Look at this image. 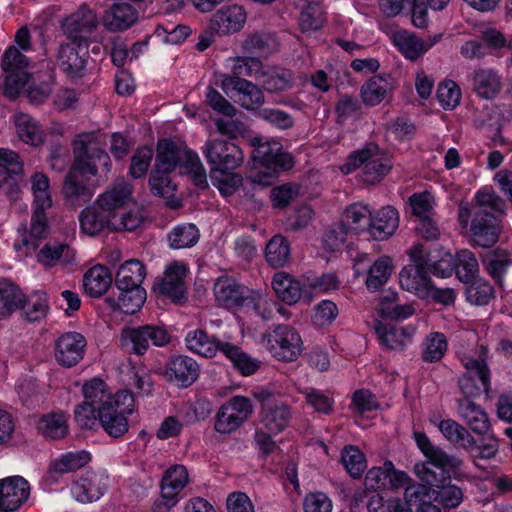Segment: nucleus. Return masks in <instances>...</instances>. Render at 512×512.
I'll return each instance as SVG.
<instances>
[{
    "label": "nucleus",
    "instance_id": "obj_62",
    "mask_svg": "<svg viewBox=\"0 0 512 512\" xmlns=\"http://www.w3.org/2000/svg\"><path fill=\"white\" fill-rule=\"evenodd\" d=\"M341 460L347 472L353 478H360L367 468L365 455L356 446L343 449Z\"/></svg>",
    "mask_w": 512,
    "mask_h": 512
},
{
    "label": "nucleus",
    "instance_id": "obj_37",
    "mask_svg": "<svg viewBox=\"0 0 512 512\" xmlns=\"http://www.w3.org/2000/svg\"><path fill=\"white\" fill-rule=\"evenodd\" d=\"M14 125L17 136L27 145L37 147L44 142V131L37 120L25 113H17L14 116Z\"/></svg>",
    "mask_w": 512,
    "mask_h": 512
},
{
    "label": "nucleus",
    "instance_id": "obj_42",
    "mask_svg": "<svg viewBox=\"0 0 512 512\" xmlns=\"http://www.w3.org/2000/svg\"><path fill=\"white\" fill-rule=\"evenodd\" d=\"M372 215L368 206L361 203H354L345 209L340 223H342L349 232L358 234L366 230L369 231Z\"/></svg>",
    "mask_w": 512,
    "mask_h": 512
},
{
    "label": "nucleus",
    "instance_id": "obj_3",
    "mask_svg": "<svg viewBox=\"0 0 512 512\" xmlns=\"http://www.w3.org/2000/svg\"><path fill=\"white\" fill-rule=\"evenodd\" d=\"M476 204L472 207L468 203L459 206L458 220L466 228L472 216L471 235L475 245L483 248L492 247L497 243L501 226L497 218L488 211V208L503 213L505 202L495 193L480 191L475 197Z\"/></svg>",
    "mask_w": 512,
    "mask_h": 512
},
{
    "label": "nucleus",
    "instance_id": "obj_2",
    "mask_svg": "<svg viewBox=\"0 0 512 512\" xmlns=\"http://www.w3.org/2000/svg\"><path fill=\"white\" fill-rule=\"evenodd\" d=\"M414 440L430 464L441 470L440 475L423 464L422 479L429 485L437 488L436 499L447 508L457 507L463 500V491L451 483L445 484L450 474H456L463 466L464 461L457 455L448 454L441 447L434 445L423 432H414Z\"/></svg>",
    "mask_w": 512,
    "mask_h": 512
},
{
    "label": "nucleus",
    "instance_id": "obj_36",
    "mask_svg": "<svg viewBox=\"0 0 512 512\" xmlns=\"http://www.w3.org/2000/svg\"><path fill=\"white\" fill-rule=\"evenodd\" d=\"M112 284V275L103 265H95L83 276L84 291L93 298L105 294Z\"/></svg>",
    "mask_w": 512,
    "mask_h": 512
},
{
    "label": "nucleus",
    "instance_id": "obj_27",
    "mask_svg": "<svg viewBox=\"0 0 512 512\" xmlns=\"http://www.w3.org/2000/svg\"><path fill=\"white\" fill-rule=\"evenodd\" d=\"M249 290L229 277H220L214 284L216 300L228 309L241 308Z\"/></svg>",
    "mask_w": 512,
    "mask_h": 512
},
{
    "label": "nucleus",
    "instance_id": "obj_9",
    "mask_svg": "<svg viewBox=\"0 0 512 512\" xmlns=\"http://www.w3.org/2000/svg\"><path fill=\"white\" fill-rule=\"evenodd\" d=\"M202 152L210 165V172L232 171L244 162L241 148L232 141L216 138L209 139Z\"/></svg>",
    "mask_w": 512,
    "mask_h": 512
},
{
    "label": "nucleus",
    "instance_id": "obj_59",
    "mask_svg": "<svg viewBox=\"0 0 512 512\" xmlns=\"http://www.w3.org/2000/svg\"><path fill=\"white\" fill-rule=\"evenodd\" d=\"M90 459V454L83 450L68 452L52 463V469L59 474L74 472L84 467Z\"/></svg>",
    "mask_w": 512,
    "mask_h": 512
},
{
    "label": "nucleus",
    "instance_id": "obj_55",
    "mask_svg": "<svg viewBox=\"0 0 512 512\" xmlns=\"http://www.w3.org/2000/svg\"><path fill=\"white\" fill-rule=\"evenodd\" d=\"M375 331L382 346L391 350H401L405 346L406 331L393 324L377 322Z\"/></svg>",
    "mask_w": 512,
    "mask_h": 512
},
{
    "label": "nucleus",
    "instance_id": "obj_45",
    "mask_svg": "<svg viewBox=\"0 0 512 512\" xmlns=\"http://www.w3.org/2000/svg\"><path fill=\"white\" fill-rule=\"evenodd\" d=\"M272 287L277 296L288 305L295 304L301 298L300 283L285 272H278L274 275Z\"/></svg>",
    "mask_w": 512,
    "mask_h": 512
},
{
    "label": "nucleus",
    "instance_id": "obj_57",
    "mask_svg": "<svg viewBox=\"0 0 512 512\" xmlns=\"http://www.w3.org/2000/svg\"><path fill=\"white\" fill-rule=\"evenodd\" d=\"M263 71V63L257 57H238L234 60V64L231 69V73L223 74L222 78H234L244 79V77H255L258 80V76Z\"/></svg>",
    "mask_w": 512,
    "mask_h": 512
},
{
    "label": "nucleus",
    "instance_id": "obj_33",
    "mask_svg": "<svg viewBox=\"0 0 512 512\" xmlns=\"http://www.w3.org/2000/svg\"><path fill=\"white\" fill-rule=\"evenodd\" d=\"M131 412L132 408L128 405L124 408L113 406L99 414V424L110 437L119 438L128 432L129 424L125 413Z\"/></svg>",
    "mask_w": 512,
    "mask_h": 512
},
{
    "label": "nucleus",
    "instance_id": "obj_10",
    "mask_svg": "<svg viewBox=\"0 0 512 512\" xmlns=\"http://www.w3.org/2000/svg\"><path fill=\"white\" fill-rule=\"evenodd\" d=\"M252 413L253 405L249 398L233 396L217 412L215 429L221 434H229L246 422Z\"/></svg>",
    "mask_w": 512,
    "mask_h": 512
},
{
    "label": "nucleus",
    "instance_id": "obj_64",
    "mask_svg": "<svg viewBox=\"0 0 512 512\" xmlns=\"http://www.w3.org/2000/svg\"><path fill=\"white\" fill-rule=\"evenodd\" d=\"M275 38L270 34L254 33L247 37L243 48L247 53L268 55L276 49Z\"/></svg>",
    "mask_w": 512,
    "mask_h": 512
},
{
    "label": "nucleus",
    "instance_id": "obj_41",
    "mask_svg": "<svg viewBox=\"0 0 512 512\" xmlns=\"http://www.w3.org/2000/svg\"><path fill=\"white\" fill-rule=\"evenodd\" d=\"M74 260L69 245L59 242L46 243L38 253V261L45 267L66 266Z\"/></svg>",
    "mask_w": 512,
    "mask_h": 512
},
{
    "label": "nucleus",
    "instance_id": "obj_14",
    "mask_svg": "<svg viewBox=\"0 0 512 512\" xmlns=\"http://www.w3.org/2000/svg\"><path fill=\"white\" fill-rule=\"evenodd\" d=\"M99 20L95 11L86 4L65 18L62 23L64 34L74 43L87 44L88 37L96 31Z\"/></svg>",
    "mask_w": 512,
    "mask_h": 512
},
{
    "label": "nucleus",
    "instance_id": "obj_17",
    "mask_svg": "<svg viewBox=\"0 0 512 512\" xmlns=\"http://www.w3.org/2000/svg\"><path fill=\"white\" fill-rule=\"evenodd\" d=\"M186 272L185 265L171 264L166 268L164 276L154 283L153 291L170 298L174 303L184 302L187 299L184 283Z\"/></svg>",
    "mask_w": 512,
    "mask_h": 512
},
{
    "label": "nucleus",
    "instance_id": "obj_34",
    "mask_svg": "<svg viewBox=\"0 0 512 512\" xmlns=\"http://www.w3.org/2000/svg\"><path fill=\"white\" fill-rule=\"evenodd\" d=\"M392 88L393 77L390 74L376 75L362 85L361 97L366 105L375 106L385 99Z\"/></svg>",
    "mask_w": 512,
    "mask_h": 512
},
{
    "label": "nucleus",
    "instance_id": "obj_6",
    "mask_svg": "<svg viewBox=\"0 0 512 512\" xmlns=\"http://www.w3.org/2000/svg\"><path fill=\"white\" fill-rule=\"evenodd\" d=\"M252 145L254 149L251 158L254 164L267 170V172L260 171L254 177L255 182L270 185L276 179L278 171L293 167V157L282 150V145L279 142H263L260 138H254Z\"/></svg>",
    "mask_w": 512,
    "mask_h": 512
},
{
    "label": "nucleus",
    "instance_id": "obj_58",
    "mask_svg": "<svg viewBox=\"0 0 512 512\" xmlns=\"http://www.w3.org/2000/svg\"><path fill=\"white\" fill-rule=\"evenodd\" d=\"M224 355L243 375H251L259 368V362L244 353L240 347L228 343L224 345Z\"/></svg>",
    "mask_w": 512,
    "mask_h": 512
},
{
    "label": "nucleus",
    "instance_id": "obj_30",
    "mask_svg": "<svg viewBox=\"0 0 512 512\" xmlns=\"http://www.w3.org/2000/svg\"><path fill=\"white\" fill-rule=\"evenodd\" d=\"M187 348L202 357L212 358L217 352L224 354V345L228 342H223L215 336H210L205 330L197 329L189 332L185 338Z\"/></svg>",
    "mask_w": 512,
    "mask_h": 512
},
{
    "label": "nucleus",
    "instance_id": "obj_48",
    "mask_svg": "<svg viewBox=\"0 0 512 512\" xmlns=\"http://www.w3.org/2000/svg\"><path fill=\"white\" fill-rule=\"evenodd\" d=\"M24 174V163L19 154L7 149L0 148V177L2 182L10 178L15 184L21 181Z\"/></svg>",
    "mask_w": 512,
    "mask_h": 512
},
{
    "label": "nucleus",
    "instance_id": "obj_35",
    "mask_svg": "<svg viewBox=\"0 0 512 512\" xmlns=\"http://www.w3.org/2000/svg\"><path fill=\"white\" fill-rule=\"evenodd\" d=\"M118 296H109L106 302L114 309H119L125 314H134L139 311L146 300L144 288L117 289Z\"/></svg>",
    "mask_w": 512,
    "mask_h": 512
},
{
    "label": "nucleus",
    "instance_id": "obj_24",
    "mask_svg": "<svg viewBox=\"0 0 512 512\" xmlns=\"http://www.w3.org/2000/svg\"><path fill=\"white\" fill-rule=\"evenodd\" d=\"M473 399V397L457 398V413L471 431L478 435H485L490 429V421L485 410Z\"/></svg>",
    "mask_w": 512,
    "mask_h": 512
},
{
    "label": "nucleus",
    "instance_id": "obj_47",
    "mask_svg": "<svg viewBox=\"0 0 512 512\" xmlns=\"http://www.w3.org/2000/svg\"><path fill=\"white\" fill-rule=\"evenodd\" d=\"M393 262L389 256L379 257L369 268L365 281L369 291L380 290L392 274Z\"/></svg>",
    "mask_w": 512,
    "mask_h": 512
},
{
    "label": "nucleus",
    "instance_id": "obj_43",
    "mask_svg": "<svg viewBox=\"0 0 512 512\" xmlns=\"http://www.w3.org/2000/svg\"><path fill=\"white\" fill-rule=\"evenodd\" d=\"M258 81L269 93H278L290 89L294 83V76L290 70L282 68H269L261 72Z\"/></svg>",
    "mask_w": 512,
    "mask_h": 512
},
{
    "label": "nucleus",
    "instance_id": "obj_28",
    "mask_svg": "<svg viewBox=\"0 0 512 512\" xmlns=\"http://www.w3.org/2000/svg\"><path fill=\"white\" fill-rule=\"evenodd\" d=\"M399 226V214L392 206L382 207L372 215L369 233L374 240L383 241L391 237Z\"/></svg>",
    "mask_w": 512,
    "mask_h": 512
},
{
    "label": "nucleus",
    "instance_id": "obj_16",
    "mask_svg": "<svg viewBox=\"0 0 512 512\" xmlns=\"http://www.w3.org/2000/svg\"><path fill=\"white\" fill-rule=\"evenodd\" d=\"M221 88L226 95L245 109H254L264 103L262 90L246 79L222 78Z\"/></svg>",
    "mask_w": 512,
    "mask_h": 512
},
{
    "label": "nucleus",
    "instance_id": "obj_7",
    "mask_svg": "<svg viewBox=\"0 0 512 512\" xmlns=\"http://www.w3.org/2000/svg\"><path fill=\"white\" fill-rule=\"evenodd\" d=\"M170 339V334L163 326L152 324L125 327L119 336L121 347L138 356L144 355L150 346L163 347L167 345Z\"/></svg>",
    "mask_w": 512,
    "mask_h": 512
},
{
    "label": "nucleus",
    "instance_id": "obj_5",
    "mask_svg": "<svg viewBox=\"0 0 512 512\" xmlns=\"http://www.w3.org/2000/svg\"><path fill=\"white\" fill-rule=\"evenodd\" d=\"M362 167L361 179L366 184L380 182L391 170L392 162L375 143H368L362 149L352 152L341 167L343 173Z\"/></svg>",
    "mask_w": 512,
    "mask_h": 512
},
{
    "label": "nucleus",
    "instance_id": "obj_1",
    "mask_svg": "<svg viewBox=\"0 0 512 512\" xmlns=\"http://www.w3.org/2000/svg\"><path fill=\"white\" fill-rule=\"evenodd\" d=\"M74 162L65 176L62 194L73 207L90 202L92 189L87 181L97 175V162L109 170L110 158L104 148V141L95 133H81L73 141Z\"/></svg>",
    "mask_w": 512,
    "mask_h": 512
},
{
    "label": "nucleus",
    "instance_id": "obj_44",
    "mask_svg": "<svg viewBox=\"0 0 512 512\" xmlns=\"http://www.w3.org/2000/svg\"><path fill=\"white\" fill-rule=\"evenodd\" d=\"M37 429L47 439H62L68 434L67 417L62 412L47 413L39 419Z\"/></svg>",
    "mask_w": 512,
    "mask_h": 512
},
{
    "label": "nucleus",
    "instance_id": "obj_40",
    "mask_svg": "<svg viewBox=\"0 0 512 512\" xmlns=\"http://www.w3.org/2000/svg\"><path fill=\"white\" fill-rule=\"evenodd\" d=\"M393 43L405 56V58L415 61L421 57L434 42L426 44L415 34L408 31H397L393 34Z\"/></svg>",
    "mask_w": 512,
    "mask_h": 512
},
{
    "label": "nucleus",
    "instance_id": "obj_39",
    "mask_svg": "<svg viewBox=\"0 0 512 512\" xmlns=\"http://www.w3.org/2000/svg\"><path fill=\"white\" fill-rule=\"evenodd\" d=\"M438 428L444 438L454 446L470 451L476 444L468 429L453 419L441 420Z\"/></svg>",
    "mask_w": 512,
    "mask_h": 512
},
{
    "label": "nucleus",
    "instance_id": "obj_61",
    "mask_svg": "<svg viewBox=\"0 0 512 512\" xmlns=\"http://www.w3.org/2000/svg\"><path fill=\"white\" fill-rule=\"evenodd\" d=\"M241 307L255 312L263 320L268 321L273 319L276 303L261 294L249 291Z\"/></svg>",
    "mask_w": 512,
    "mask_h": 512
},
{
    "label": "nucleus",
    "instance_id": "obj_54",
    "mask_svg": "<svg viewBox=\"0 0 512 512\" xmlns=\"http://www.w3.org/2000/svg\"><path fill=\"white\" fill-rule=\"evenodd\" d=\"M199 230L194 224L183 223L175 226L167 235L172 249H183L194 246L199 240Z\"/></svg>",
    "mask_w": 512,
    "mask_h": 512
},
{
    "label": "nucleus",
    "instance_id": "obj_50",
    "mask_svg": "<svg viewBox=\"0 0 512 512\" xmlns=\"http://www.w3.org/2000/svg\"><path fill=\"white\" fill-rule=\"evenodd\" d=\"M24 301V294L14 283L0 279V317H7L18 310Z\"/></svg>",
    "mask_w": 512,
    "mask_h": 512
},
{
    "label": "nucleus",
    "instance_id": "obj_20",
    "mask_svg": "<svg viewBox=\"0 0 512 512\" xmlns=\"http://www.w3.org/2000/svg\"><path fill=\"white\" fill-rule=\"evenodd\" d=\"M30 485L21 476H10L0 480V512H15L28 499Z\"/></svg>",
    "mask_w": 512,
    "mask_h": 512
},
{
    "label": "nucleus",
    "instance_id": "obj_52",
    "mask_svg": "<svg viewBox=\"0 0 512 512\" xmlns=\"http://www.w3.org/2000/svg\"><path fill=\"white\" fill-rule=\"evenodd\" d=\"M267 263L274 268L285 266L290 260V245L282 235L272 237L265 248Z\"/></svg>",
    "mask_w": 512,
    "mask_h": 512
},
{
    "label": "nucleus",
    "instance_id": "obj_13",
    "mask_svg": "<svg viewBox=\"0 0 512 512\" xmlns=\"http://www.w3.org/2000/svg\"><path fill=\"white\" fill-rule=\"evenodd\" d=\"M255 397L261 402V423L265 428L274 433L283 431L291 419L289 405L269 391H261Z\"/></svg>",
    "mask_w": 512,
    "mask_h": 512
},
{
    "label": "nucleus",
    "instance_id": "obj_21",
    "mask_svg": "<svg viewBox=\"0 0 512 512\" xmlns=\"http://www.w3.org/2000/svg\"><path fill=\"white\" fill-rule=\"evenodd\" d=\"M246 22V12L240 5H228L216 11L209 21V28L217 35L239 32Z\"/></svg>",
    "mask_w": 512,
    "mask_h": 512
},
{
    "label": "nucleus",
    "instance_id": "obj_60",
    "mask_svg": "<svg viewBox=\"0 0 512 512\" xmlns=\"http://www.w3.org/2000/svg\"><path fill=\"white\" fill-rule=\"evenodd\" d=\"M467 300L475 305H487L494 298V288L485 279L478 277L466 283Z\"/></svg>",
    "mask_w": 512,
    "mask_h": 512
},
{
    "label": "nucleus",
    "instance_id": "obj_23",
    "mask_svg": "<svg viewBox=\"0 0 512 512\" xmlns=\"http://www.w3.org/2000/svg\"><path fill=\"white\" fill-rule=\"evenodd\" d=\"M49 208L50 207L34 206L31 216L30 232L28 235L24 234L21 241L14 243L15 250H24V254L29 255L37 249L39 240L45 238L50 231L46 216V210Z\"/></svg>",
    "mask_w": 512,
    "mask_h": 512
},
{
    "label": "nucleus",
    "instance_id": "obj_46",
    "mask_svg": "<svg viewBox=\"0 0 512 512\" xmlns=\"http://www.w3.org/2000/svg\"><path fill=\"white\" fill-rule=\"evenodd\" d=\"M181 144L163 139L157 144L156 169L162 172H172L179 165Z\"/></svg>",
    "mask_w": 512,
    "mask_h": 512
},
{
    "label": "nucleus",
    "instance_id": "obj_12",
    "mask_svg": "<svg viewBox=\"0 0 512 512\" xmlns=\"http://www.w3.org/2000/svg\"><path fill=\"white\" fill-rule=\"evenodd\" d=\"M84 401L90 407H95L99 414L113 406L120 407L128 402L132 406L133 395L129 391H120L112 395L107 385L100 378H93L82 387Z\"/></svg>",
    "mask_w": 512,
    "mask_h": 512
},
{
    "label": "nucleus",
    "instance_id": "obj_19",
    "mask_svg": "<svg viewBox=\"0 0 512 512\" xmlns=\"http://www.w3.org/2000/svg\"><path fill=\"white\" fill-rule=\"evenodd\" d=\"M132 200V187L124 179H117L95 201L100 208L107 211L112 218H121L125 213V206ZM129 210H127L128 212Z\"/></svg>",
    "mask_w": 512,
    "mask_h": 512
},
{
    "label": "nucleus",
    "instance_id": "obj_31",
    "mask_svg": "<svg viewBox=\"0 0 512 512\" xmlns=\"http://www.w3.org/2000/svg\"><path fill=\"white\" fill-rule=\"evenodd\" d=\"M473 89L477 96L491 100L503 87L502 77L498 71L490 68H478L473 74Z\"/></svg>",
    "mask_w": 512,
    "mask_h": 512
},
{
    "label": "nucleus",
    "instance_id": "obj_4",
    "mask_svg": "<svg viewBox=\"0 0 512 512\" xmlns=\"http://www.w3.org/2000/svg\"><path fill=\"white\" fill-rule=\"evenodd\" d=\"M143 216L138 210L122 213L121 218H112L95 202L79 214L80 227L83 233L95 236L104 230L111 232L134 231L143 223Z\"/></svg>",
    "mask_w": 512,
    "mask_h": 512
},
{
    "label": "nucleus",
    "instance_id": "obj_56",
    "mask_svg": "<svg viewBox=\"0 0 512 512\" xmlns=\"http://www.w3.org/2000/svg\"><path fill=\"white\" fill-rule=\"evenodd\" d=\"M188 483L189 475L186 467L175 465L165 472L161 481V489L179 497L180 492Z\"/></svg>",
    "mask_w": 512,
    "mask_h": 512
},
{
    "label": "nucleus",
    "instance_id": "obj_18",
    "mask_svg": "<svg viewBox=\"0 0 512 512\" xmlns=\"http://www.w3.org/2000/svg\"><path fill=\"white\" fill-rule=\"evenodd\" d=\"M87 59V44L71 41L60 45L58 49V66L70 78H80L84 75Z\"/></svg>",
    "mask_w": 512,
    "mask_h": 512
},
{
    "label": "nucleus",
    "instance_id": "obj_49",
    "mask_svg": "<svg viewBox=\"0 0 512 512\" xmlns=\"http://www.w3.org/2000/svg\"><path fill=\"white\" fill-rule=\"evenodd\" d=\"M456 276L463 283H468L479 277V264L473 252L467 249L458 251L454 257Z\"/></svg>",
    "mask_w": 512,
    "mask_h": 512
},
{
    "label": "nucleus",
    "instance_id": "obj_11",
    "mask_svg": "<svg viewBox=\"0 0 512 512\" xmlns=\"http://www.w3.org/2000/svg\"><path fill=\"white\" fill-rule=\"evenodd\" d=\"M466 372L458 379L462 397L477 398L482 393L488 394L491 388L490 369L485 361L462 359Z\"/></svg>",
    "mask_w": 512,
    "mask_h": 512
},
{
    "label": "nucleus",
    "instance_id": "obj_26",
    "mask_svg": "<svg viewBox=\"0 0 512 512\" xmlns=\"http://www.w3.org/2000/svg\"><path fill=\"white\" fill-rule=\"evenodd\" d=\"M115 1L103 18V25L110 32L124 31L138 20V11L131 4Z\"/></svg>",
    "mask_w": 512,
    "mask_h": 512
},
{
    "label": "nucleus",
    "instance_id": "obj_51",
    "mask_svg": "<svg viewBox=\"0 0 512 512\" xmlns=\"http://www.w3.org/2000/svg\"><path fill=\"white\" fill-rule=\"evenodd\" d=\"M18 309L22 310L25 319L29 322H38L42 320L49 310L46 293L34 292L28 297L24 296V301Z\"/></svg>",
    "mask_w": 512,
    "mask_h": 512
},
{
    "label": "nucleus",
    "instance_id": "obj_8",
    "mask_svg": "<svg viewBox=\"0 0 512 512\" xmlns=\"http://www.w3.org/2000/svg\"><path fill=\"white\" fill-rule=\"evenodd\" d=\"M266 347L280 361H295L302 352V339L299 333L289 325L280 324L270 328L264 334Z\"/></svg>",
    "mask_w": 512,
    "mask_h": 512
},
{
    "label": "nucleus",
    "instance_id": "obj_29",
    "mask_svg": "<svg viewBox=\"0 0 512 512\" xmlns=\"http://www.w3.org/2000/svg\"><path fill=\"white\" fill-rule=\"evenodd\" d=\"M106 490L104 477L96 473H86L76 480L72 487L75 499L81 503H91L100 499Z\"/></svg>",
    "mask_w": 512,
    "mask_h": 512
},
{
    "label": "nucleus",
    "instance_id": "obj_25",
    "mask_svg": "<svg viewBox=\"0 0 512 512\" xmlns=\"http://www.w3.org/2000/svg\"><path fill=\"white\" fill-rule=\"evenodd\" d=\"M165 375L170 382L186 388L192 385L199 376V365L188 356H175L166 365Z\"/></svg>",
    "mask_w": 512,
    "mask_h": 512
},
{
    "label": "nucleus",
    "instance_id": "obj_38",
    "mask_svg": "<svg viewBox=\"0 0 512 512\" xmlns=\"http://www.w3.org/2000/svg\"><path fill=\"white\" fill-rule=\"evenodd\" d=\"M146 276L144 265L136 259L124 262L118 269L115 277L117 289L143 288L141 286Z\"/></svg>",
    "mask_w": 512,
    "mask_h": 512
},
{
    "label": "nucleus",
    "instance_id": "obj_53",
    "mask_svg": "<svg viewBox=\"0 0 512 512\" xmlns=\"http://www.w3.org/2000/svg\"><path fill=\"white\" fill-rule=\"evenodd\" d=\"M448 349L446 336L441 332L429 333L422 343L421 358L427 363L439 362Z\"/></svg>",
    "mask_w": 512,
    "mask_h": 512
},
{
    "label": "nucleus",
    "instance_id": "obj_63",
    "mask_svg": "<svg viewBox=\"0 0 512 512\" xmlns=\"http://www.w3.org/2000/svg\"><path fill=\"white\" fill-rule=\"evenodd\" d=\"M31 190L34 196V206H52L49 178L44 173L36 172L31 176Z\"/></svg>",
    "mask_w": 512,
    "mask_h": 512
},
{
    "label": "nucleus",
    "instance_id": "obj_15",
    "mask_svg": "<svg viewBox=\"0 0 512 512\" xmlns=\"http://www.w3.org/2000/svg\"><path fill=\"white\" fill-rule=\"evenodd\" d=\"M440 262L434 263L433 265L426 266L421 265H408L405 266L399 274V283L402 289L414 293L420 299L423 297L426 289L431 284L432 280L429 277V272L436 276L446 277L451 274L452 269L439 271Z\"/></svg>",
    "mask_w": 512,
    "mask_h": 512
},
{
    "label": "nucleus",
    "instance_id": "obj_32",
    "mask_svg": "<svg viewBox=\"0 0 512 512\" xmlns=\"http://www.w3.org/2000/svg\"><path fill=\"white\" fill-rule=\"evenodd\" d=\"M482 265L485 272L499 287L504 286V277L512 265L510 254L503 249H494L482 256Z\"/></svg>",
    "mask_w": 512,
    "mask_h": 512
},
{
    "label": "nucleus",
    "instance_id": "obj_22",
    "mask_svg": "<svg viewBox=\"0 0 512 512\" xmlns=\"http://www.w3.org/2000/svg\"><path fill=\"white\" fill-rule=\"evenodd\" d=\"M85 346L84 336L77 332H67L56 341V360L64 367H73L83 358Z\"/></svg>",
    "mask_w": 512,
    "mask_h": 512
}]
</instances>
